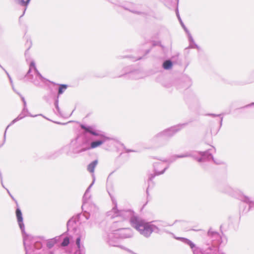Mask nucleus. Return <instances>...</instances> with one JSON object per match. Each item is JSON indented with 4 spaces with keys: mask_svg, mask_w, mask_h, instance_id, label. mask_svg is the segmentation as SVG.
I'll list each match as a JSON object with an SVG mask.
<instances>
[{
    "mask_svg": "<svg viewBox=\"0 0 254 254\" xmlns=\"http://www.w3.org/2000/svg\"><path fill=\"white\" fill-rule=\"evenodd\" d=\"M88 146V134L84 130L82 135L71 140L69 145L64 146L62 149L70 150L71 153L79 154L89 150ZM66 154L69 155L70 152L67 151Z\"/></svg>",
    "mask_w": 254,
    "mask_h": 254,
    "instance_id": "nucleus-3",
    "label": "nucleus"
},
{
    "mask_svg": "<svg viewBox=\"0 0 254 254\" xmlns=\"http://www.w3.org/2000/svg\"><path fill=\"white\" fill-rule=\"evenodd\" d=\"M30 117H33V116H32V115H30ZM36 116H34V117H36Z\"/></svg>",
    "mask_w": 254,
    "mask_h": 254,
    "instance_id": "nucleus-52",
    "label": "nucleus"
},
{
    "mask_svg": "<svg viewBox=\"0 0 254 254\" xmlns=\"http://www.w3.org/2000/svg\"><path fill=\"white\" fill-rule=\"evenodd\" d=\"M79 216V214H78L76 217H72L70 219H69L68 222H67V228L68 230H69L70 228L74 229L75 226L74 225L76 224V222L77 221H78V217Z\"/></svg>",
    "mask_w": 254,
    "mask_h": 254,
    "instance_id": "nucleus-16",
    "label": "nucleus"
},
{
    "mask_svg": "<svg viewBox=\"0 0 254 254\" xmlns=\"http://www.w3.org/2000/svg\"><path fill=\"white\" fill-rule=\"evenodd\" d=\"M119 239L130 238L133 237V233L131 229L121 228L116 230Z\"/></svg>",
    "mask_w": 254,
    "mask_h": 254,
    "instance_id": "nucleus-11",
    "label": "nucleus"
},
{
    "mask_svg": "<svg viewBox=\"0 0 254 254\" xmlns=\"http://www.w3.org/2000/svg\"><path fill=\"white\" fill-rule=\"evenodd\" d=\"M18 94H19V95H20V96H21L20 94H19V93H18Z\"/></svg>",
    "mask_w": 254,
    "mask_h": 254,
    "instance_id": "nucleus-55",
    "label": "nucleus"
},
{
    "mask_svg": "<svg viewBox=\"0 0 254 254\" xmlns=\"http://www.w3.org/2000/svg\"><path fill=\"white\" fill-rule=\"evenodd\" d=\"M155 222L157 223V225H156V226H158V227L160 229L161 227L173 225V224H168L166 222L162 221H155Z\"/></svg>",
    "mask_w": 254,
    "mask_h": 254,
    "instance_id": "nucleus-24",
    "label": "nucleus"
},
{
    "mask_svg": "<svg viewBox=\"0 0 254 254\" xmlns=\"http://www.w3.org/2000/svg\"><path fill=\"white\" fill-rule=\"evenodd\" d=\"M152 223V222H146L138 216L131 219V226L140 235L146 238L150 237L153 232L156 233H159L160 232V229Z\"/></svg>",
    "mask_w": 254,
    "mask_h": 254,
    "instance_id": "nucleus-2",
    "label": "nucleus"
},
{
    "mask_svg": "<svg viewBox=\"0 0 254 254\" xmlns=\"http://www.w3.org/2000/svg\"><path fill=\"white\" fill-rule=\"evenodd\" d=\"M180 22H181V24H182V26L184 28V29H185V30H186V31L187 32H189V31H188L187 30V29L185 28V25H184V24H183V23L182 22V21L181 19H180Z\"/></svg>",
    "mask_w": 254,
    "mask_h": 254,
    "instance_id": "nucleus-37",
    "label": "nucleus"
},
{
    "mask_svg": "<svg viewBox=\"0 0 254 254\" xmlns=\"http://www.w3.org/2000/svg\"><path fill=\"white\" fill-rule=\"evenodd\" d=\"M173 64L170 60H166L163 64V67L165 69H169L172 66Z\"/></svg>",
    "mask_w": 254,
    "mask_h": 254,
    "instance_id": "nucleus-21",
    "label": "nucleus"
},
{
    "mask_svg": "<svg viewBox=\"0 0 254 254\" xmlns=\"http://www.w3.org/2000/svg\"><path fill=\"white\" fill-rule=\"evenodd\" d=\"M10 196V197L12 198V199H13L15 201V202L17 203L16 201L14 199V197L12 196V195L10 194V195H9Z\"/></svg>",
    "mask_w": 254,
    "mask_h": 254,
    "instance_id": "nucleus-47",
    "label": "nucleus"
},
{
    "mask_svg": "<svg viewBox=\"0 0 254 254\" xmlns=\"http://www.w3.org/2000/svg\"><path fill=\"white\" fill-rule=\"evenodd\" d=\"M219 190L220 191L227 193L230 195L233 194V189L228 185H222L219 188Z\"/></svg>",
    "mask_w": 254,
    "mask_h": 254,
    "instance_id": "nucleus-15",
    "label": "nucleus"
},
{
    "mask_svg": "<svg viewBox=\"0 0 254 254\" xmlns=\"http://www.w3.org/2000/svg\"><path fill=\"white\" fill-rule=\"evenodd\" d=\"M185 81L187 82V84L185 86H184V88H188L191 85V80L189 77H186L185 78Z\"/></svg>",
    "mask_w": 254,
    "mask_h": 254,
    "instance_id": "nucleus-28",
    "label": "nucleus"
},
{
    "mask_svg": "<svg viewBox=\"0 0 254 254\" xmlns=\"http://www.w3.org/2000/svg\"><path fill=\"white\" fill-rule=\"evenodd\" d=\"M6 190L8 193L9 194V195H10V193L9 191L7 189H6Z\"/></svg>",
    "mask_w": 254,
    "mask_h": 254,
    "instance_id": "nucleus-50",
    "label": "nucleus"
},
{
    "mask_svg": "<svg viewBox=\"0 0 254 254\" xmlns=\"http://www.w3.org/2000/svg\"><path fill=\"white\" fill-rule=\"evenodd\" d=\"M25 77L28 81L33 83L37 86L40 85V81L43 83H45V81H49L44 78L38 71L35 66V63L33 61L30 62L29 68L25 75Z\"/></svg>",
    "mask_w": 254,
    "mask_h": 254,
    "instance_id": "nucleus-5",
    "label": "nucleus"
},
{
    "mask_svg": "<svg viewBox=\"0 0 254 254\" xmlns=\"http://www.w3.org/2000/svg\"><path fill=\"white\" fill-rule=\"evenodd\" d=\"M9 81L10 82V84L11 85V86L12 87L13 90H14V86H13V82H12L11 78H10V79H9Z\"/></svg>",
    "mask_w": 254,
    "mask_h": 254,
    "instance_id": "nucleus-36",
    "label": "nucleus"
},
{
    "mask_svg": "<svg viewBox=\"0 0 254 254\" xmlns=\"http://www.w3.org/2000/svg\"><path fill=\"white\" fill-rule=\"evenodd\" d=\"M189 42H190L189 48H196V49L199 48L198 46L195 43L192 36H191V35L190 33L189 34Z\"/></svg>",
    "mask_w": 254,
    "mask_h": 254,
    "instance_id": "nucleus-20",
    "label": "nucleus"
},
{
    "mask_svg": "<svg viewBox=\"0 0 254 254\" xmlns=\"http://www.w3.org/2000/svg\"><path fill=\"white\" fill-rule=\"evenodd\" d=\"M124 8L125 9H127V10H129V11L132 12V13H136V14H140V15H144V14H145L146 13L144 12H143V11H140V10H138V9H136L134 8H132V7H124Z\"/></svg>",
    "mask_w": 254,
    "mask_h": 254,
    "instance_id": "nucleus-19",
    "label": "nucleus"
},
{
    "mask_svg": "<svg viewBox=\"0 0 254 254\" xmlns=\"http://www.w3.org/2000/svg\"><path fill=\"white\" fill-rule=\"evenodd\" d=\"M207 116H211L212 117H216L221 116V114H208Z\"/></svg>",
    "mask_w": 254,
    "mask_h": 254,
    "instance_id": "nucleus-31",
    "label": "nucleus"
},
{
    "mask_svg": "<svg viewBox=\"0 0 254 254\" xmlns=\"http://www.w3.org/2000/svg\"><path fill=\"white\" fill-rule=\"evenodd\" d=\"M23 103V106H24L23 108H27L26 107V101H24Z\"/></svg>",
    "mask_w": 254,
    "mask_h": 254,
    "instance_id": "nucleus-43",
    "label": "nucleus"
},
{
    "mask_svg": "<svg viewBox=\"0 0 254 254\" xmlns=\"http://www.w3.org/2000/svg\"><path fill=\"white\" fill-rule=\"evenodd\" d=\"M104 239L110 246L119 247V238L116 230L106 234Z\"/></svg>",
    "mask_w": 254,
    "mask_h": 254,
    "instance_id": "nucleus-9",
    "label": "nucleus"
},
{
    "mask_svg": "<svg viewBox=\"0 0 254 254\" xmlns=\"http://www.w3.org/2000/svg\"><path fill=\"white\" fill-rule=\"evenodd\" d=\"M98 163V161L97 160H95L92 162H91L88 166H87V170L91 173H93L94 172V169L96 167Z\"/></svg>",
    "mask_w": 254,
    "mask_h": 254,
    "instance_id": "nucleus-17",
    "label": "nucleus"
},
{
    "mask_svg": "<svg viewBox=\"0 0 254 254\" xmlns=\"http://www.w3.org/2000/svg\"><path fill=\"white\" fill-rule=\"evenodd\" d=\"M253 106H254V102H253L251 104L246 105L244 107V108H248V107Z\"/></svg>",
    "mask_w": 254,
    "mask_h": 254,
    "instance_id": "nucleus-35",
    "label": "nucleus"
},
{
    "mask_svg": "<svg viewBox=\"0 0 254 254\" xmlns=\"http://www.w3.org/2000/svg\"><path fill=\"white\" fill-rule=\"evenodd\" d=\"M187 125L188 123H184L172 127L159 132L153 137V139L154 140H156L159 138H170Z\"/></svg>",
    "mask_w": 254,
    "mask_h": 254,
    "instance_id": "nucleus-8",
    "label": "nucleus"
},
{
    "mask_svg": "<svg viewBox=\"0 0 254 254\" xmlns=\"http://www.w3.org/2000/svg\"><path fill=\"white\" fill-rule=\"evenodd\" d=\"M18 94H19V95H20V96H21L20 94H19V93H18Z\"/></svg>",
    "mask_w": 254,
    "mask_h": 254,
    "instance_id": "nucleus-54",
    "label": "nucleus"
},
{
    "mask_svg": "<svg viewBox=\"0 0 254 254\" xmlns=\"http://www.w3.org/2000/svg\"><path fill=\"white\" fill-rule=\"evenodd\" d=\"M69 243V239L68 237H65L63 242L61 243V246L63 247L67 246Z\"/></svg>",
    "mask_w": 254,
    "mask_h": 254,
    "instance_id": "nucleus-27",
    "label": "nucleus"
},
{
    "mask_svg": "<svg viewBox=\"0 0 254 254\" xmlns=\"http://www.w3.org/2000/svg\"><path fill=\"white\" fill-rule=\"evenodd\" d=\"M16 215L23 235L25 254H54L51 251H49L47 254L44 253L43 250H41L43 244L40 238L28 235L25 233L22 212L19 207H17L16 209Z\"/></svg>",
    "mask_w": 254,
    "mask_h": 254,
    "instance_id": "nucleus-1",
    "label": "nucleus"
},
{
    "mask_svg": "<svg viewBox=\"0 0 254 254\" xmlns=\"http://www.w3.org/2000/svg\"><path fill=\"white\" fill-rule=\"evenodd\" d=\"M108 215H111V217L113 218L120 217L124 220H129L131 225L132 218L138 217L135 216L133 211L130 209L118 210L117 208V204L113 208L111 211L108 212Z\"/></svg>",
    "mask_w": 254,
    "mask_h": 254,
    "instance_id": "nucleus-7",
    "label": "nucleus"
},
{
    "mask_svg": "<svg viewBox=\"0 0 254 254\" xmlns=\"http://www.w3.org/2000/svg\"><path fill=\"white\" fill-rule=\"evenodd\" d=\"M149 50H148L146 51V53H145V54H147V53H148L149 52Z\"/></svg>",
    "mask_w": 254,
    "mask_h": 254,
    "instance_id": "nucleus-49",
    "label": "nucleus"
},
{
    "mask_svg": "<svg viewBox=\"0 0 254 254\" xmlns=\"http://www.w3.org/2000/svg\"><path fill=\"white\" fill-rule=\"evenodd\" d=\"M124 149L125 150V151H126V153L135 152V151L134 150L128 149H127V148H125V147L124 148Z\"/></svg>",
    "mask_w": 254,
    "mask_h": 254,
    "instance_id": "nucleus-32",
    "label": "nucleus"
},
{
    "mask_svg": "<svg viewBox=\"0 0 254 254\" xmlns=\"http://www.w3.org/2000/svg\"><path fill=\"white\" fill-rule=\"evenodd\" d=\"M55 106L58 111V112L60 114V109L59 107V100H58V97H57V99L55 100Z\"/></svg>",
    "mask_w": 254,
    "mask_h": 254,
    "instance_id": "nucleus-29",
    "label": "nucleus"
},
{
    "mask_svg": "<svg viewBox=\"0 0 254 254\" xmlns=\"http://www.w3.org/2000/svg\"><path fill=\"white\" fill-rule=\"evenodd\" d=\"M80 127L82 129L85 131L86 133H90L92 135L97 136L99 137V139L91 142V138L88 134V145L89 150L90 149H93L96 148L107 140H109L111 138L109 137L105 136L103 134L95 130L93 127L91 126H88L84 125H81Z\"/></svg>",
    "mask_w": 254,
    "mask_h": 254,
    "instance_id": "nucleus-4",
    "label": "nucleus"
},
{
    "mask_svg": "<svg viewBox=\"0 0 254 254\" xmlns=\"http://www.w3.org/2000/svg\"><path fill=\"white\" fill-rule=\"evenodd\" d=\"M56 243V238L51 239L47 242V246L49 249H51Z\"/></svg>",
    "mask_w": 254,
    "mask_h": 254,
    "instance_id": "nucleus-22",
    "label": "nucleus"
},
{
    "mask_svg": "<svg viewBox=\"0 0 254 254\" xmlns=\"http://www.w3.org/2000/svg\"><path fill=\"white\" fill-rule=\"evenodd\" d=\"M214 148L208 149L205 151H190L184 154L185 157H192L198 162L208 161L212 160L215 163L220 164V163L216 162L213 157L211 151Z\"/></svg>",
    "mask_w": 254,
    "mask_h": 254,
    "instance_id": "nucleus-6",
    "label": "nucleus"
},
{
    "mask_svg": "<svg viewBox=\"0 0 254 254\" xmlns=\"http://www.w3.org/2000/svg\"><path fill=\"white\" fill-rule=\"evenodd\" d=\"M28 113V110L27 108H23L21 113L18 116L17 118H16L15 119H14L10 124L6 127L4 133V137H3V143L5 141L6 138V132L7 128L9 127V126L11 125L14 124L16 122L22 119L25 117L27 116V114Z\"/></svg>",
    "mask_w": 254,
    "mask_h": 254,
    "instance_id": "nucleus-12",
    "label": "nucleus"
},
{
    "mask_svg": "<svg viewBox=\"0 0 254 254\" xmlns=\"http://www.w3.org/2000/svg\"><path fill=\"white\" fill-rule=\"evenodd\" d=\"M83 215L85 216L86 219H88L89 218L90 215L88 213L86 212V211L84 212V213H83Z\"/></svg>",
    "mask_w": 254,
    "mask_h": 254,
    "instance_id": "nucleus-33",
    "label": "nucleus"
},
{
    "mask_svg": "<svg viewBox=\"0 0 254 254\" xmlns=\"http://www.w3.org/2000/svg\"><path fill=\"white\" fill-rule=\"evenodd\" d=\"M67 86L66 84H60L58 89V96L62 94L67 89ZM59 97V96H58Z\"/></svg>",
    "mask_w": 254,
    "mask_h": 254,
    "instance_id": "nucleus-23",
    "label": "nucleus"
},
{
    "mask_svg": "<svg viewBox=\"0 0 254 254\" xmlns=\"http://www.w3.org/2000/svg\"><path fill=\"white\" fill-rule=\"evenodd\" d=\"M136 73V72H132L131 73H130V75L131 77L132 78H134L133 77V75H134V74Z\"/></svg>",
    "mask_w": 254,
    "mask_h": 254,
    "instance_id": "nucleus-39",
    "label": "nucleus"
},
{
    "mask_svg": "<svg viewBox=\"0 0 254 254\" xmlns=\"http://www.w3.org/2000/svg\"><path fill=\"white\" fill-rule=\"evenodd\" d=\"M177 157H178V158H185V155L184 154H180V155H177Z\"/></svg>",
    "mask_w": 254,
    "mask_h": 254,
    "instance_id": "nucleus-34",
    "label": "nucleus"
},
{
    "mask_svg": "<svg viewBox=\"0 0 254 254\" xmlns=\"http://www.w3.org/2000/svg\"><path fill=\"white\" fill-rule=\"evenodd\" d=\"M62 153L61 150L55 152L52 155L48 157L49 158L54 159L58 157Z\"/></svg>",
    "mask_w": 254,
    "mask_h": 254,
    "instance_id": "nucleus-26",
    "label": "nucleus"
},
{
    "mask_svg": "<svg viewBox=\"0 0 254 254\" xmlns=\"http://www.w3.org/2000/svg\"><path fill=\"white\" fill-rule=\"evenodd\" d=\"M3 69L4 70V71L5 72L6 74H7L8 77L9 79H10V78H11L10 76L9 75V74H8V73L7 72L6 70H5L4 68H3Z\"/></svg>",
    "mask_w": 254,
    "mask_h": 254,
    "instance_id": "nucleus-40",
    "label": "nucleus"
},
{
    "mask_svg": "<svg viewBox=\"0 0 254 254\" xmlns=\"http://www.w3.org/2000/svg\"><path fill=\"white\" fill-rule=\"evenodd\" d=\"M81 238L78 236L76 239V244L77 246L78 250L75 252L74 254H85L84 249L83 246L80 244Z\"/></svg>",
    "mask_w": 254,
    "mask_h": 254,
    "instance_id": "nucleus-14",
    "label": "nucleus"
},
{
    "mask_svg": "<svg viewBox=\"0 0 254 254\" xmlns=\"http://www.w3.org/2000/svg\"><path fill=\"white\" fill-rule=\"evenodd\" d=\"M244 201L246 202L247 203H249V204H251L252 203V201L251 200H250V199L248 197H245L244 198Z\"/></svg>",
    "mask_w": 254,
    "mask_h": 254,
    "instance_id": "nucleus-30",
    "label": "nucleus"
},
{
    "mask_svg": "<svg viewBox=\"0 0 254 254\" xmlns=\"http://www.w3.org/2000/svg\"><path fill=\"white\" fill-rule=\"evenodd\" d=\"M94 182H95V178L94 177L93 178V180L92 181V183L90 185V186L88 187V188L87 189L84 195H83V205L82 206V208L83 209V206L85 205L86 203V201L87 200V199H88L90 197V195H88V192L91 189V188L92 187V186H93V185L94 184Z\"/></svg>",
    "mask_w": 254,
    "mask_h": 254,
    "instance_id": "nucleus-13",
    "label": "nucleus"
},
{
    "mask_svg": "<svg viewBox=\"0 0 254 254\" xmlns=\"http://www.w3.org/2000/svg\"><path fill=\"white\" fill-rule=\"evenodd\" d=\"M222 121H223V117H221L220 121V126H222Z\"/></svg>",
    "mask_w": 254,
    "mask_h": 254,
    "instance_id": "nucleus-42",
    "label": "nucleus"
},
{
    "mask_svg": "<svg viewBox=\"0 0 254 254\" xmlns=\"http://www.w3.org/2000/svg\"><path fill=\"white\" fill-rule=\"evenodd\" d=\"M176 14H177V17H178V19H179V20H180V19H181V18H180V15H179V12H178V9H177V10H176Z\"/></svg>",
    "mask_w": 254,
    "mask_h": 254,
    "instance_id": "nucleus-38",
    "label": "nucleus"
},
{
    "mask_svg": "<svg viewBox=\"0 0 254 254\" xmlns=\"http://www.w3.org/2000/svg\"><path fill=\"white\" fill-rule=\"evenodd\" d=\"M10 196V197L12 198V199H13L15 201V202L17 203L16 201L14 199V197L12 196V195L10 194V195H9Z\"/></svg>",
    "mask_w": 254,
    "mask_h": 254,
    "instance_id": "nucleus-48",
    "label": "nucleus"
},
{
    "mask_svg": "<svg viewBox=\"0 0 254 254\" xmlns=\"http://www.w3.org/2000/svg\"><path fill=\"white\" fill-rule=\"evenodd\" d=\"M3 69L4 70V71L5 72L6 74H7L8 77L9 79H10V78H11L10 76L9 75V74H8V73L7 72L6 70H5L4 68H3Z\"/></svg>",
    "mask_w": 254,
    "mask_h": 254,
    "instance_id": "nucleus-41",
    "label": "nucleus"
},
{
    "mask_svg": "<svg viewBox=\"0 0 254 254\" xmlns=\"http://www.w3.org/2000/svg\"><path fill=\"white\" fill-rule=\"evenodd\" d=\"M149 187V185H148V188L147 189V190H146L147 193H148V190Z\"/></svg>",
    "mask_w": 254,
    "mask_h": 254,
    "instance_id": "nucleus-51",
    "label": "nucleus"
},
{
    "mask_svg": "<svg viewBox=\"0 0 254 254\" xmlns=\"http://www.w3.org/2000/svg\"><path fill=\"white\" fill-rule=\"evenodd\" d=\"M21 98L23 102L26 101L24 98L23 96H21Z\"/></svg>",
    "mask_w": 254,
    "mask_h": 254,
    "instance_id": "nucleus-44",
    "label": "nucleus"
},
{
    "mask_svg": "<svg viewBox=\"0 0 254 254\" xmlns=\"http://www.w3.org/2000/svg\"><path fill=\"white\" fill-rule=\"evenodd\" d=\"M10 196V197L12 198V199H13L15 201V202L17 203L16 201L14 199V197L12 196V195L10 194V195H9Z\"/></svg>",
    "mask_w": 254,
    "mask_h": 254,
    "instance_id": "nucleus-46",
    "label": "nucleus"
},
{
    "mask_svg": "<svg viewBox=\"0 0 254 254\" xmlns=\"http://www.w3.org/2000/svg\"><path fill=\"white\" fill-rule=\"evenodd\" d=\"M177 159H178V157H177V155H175L170 157L168 159H165L162 161L164 162H168L169 164H171L175 161Z\"/></svg>",
    "mask_w": 254,
    "mask_h": 254,
    "instance_id": "nucleus-25",
    "label": "nucleus"
},
{
    "mask_svg": "<svg viewBox=\"0 0 254 254\" xmlns=\"http://www.w3.org/2000/svg\"><path fill=\"white\" fill-rule=\"evenodd\" d=\"M162 162H163L162 161V162H158L154 163L153 167L154 174H151L149 175L148 177L149 181H152L154 178L155 177V176L163 174L165 172V171L168 168L169 166H168L166 167H165L162 171H160L159 169L161 168V166L163 164Z\"/></svg>",
    "mask_w": 254,
    "mask_h": 254,
    "instance_id": "nucleus-10",
    "label": "nucleus"
},
{
    "mask_svg": "<svg viewBox=\"0 0 254 254\" xmlns=\"http://www.w3.org/2000/svg\"><path fill=\"white\" fill-rule=\"evenodd\" d=\"M141 59V57H138V58H136V59H135V61H136V60H140V59Z\"/></svg>",
    "mask_w": 254,
    "mask_h": 254,
    "instance_id": "nucleus-45",
    "label": "nucleus"
},
{
    "mask_svg": "<svg viewBox=\"0 0 254 254\" xmlns=\"http://www.w3.org/2000/svg\"><path fill=\"white\" fill-rule=\"evenodd\" d=\"M14 1L20 4L21 6H23L25 7V8L24 9V12L26 9V7L28 6L30 0H14Z\"/></svg>",
    "mask_w": 254,
    "mask_h": 254,
    "instance_id": "nucleus-18",
    "label": "nucleus"
},
{
    "mask_svg": "<svg viewBox=\"0 0 254 254\" xmlns=\"http://www.w3.org/2000/svg\"><path fill=\"white\" fill-rule=\"evenodd\" d=\"M0 66L3 69V68L1 66V65L0 64Z\"/></svg>",
    "mask_w": 254,
    "mask_h": 254,
    "instance_id": "nucleus-53",
    "label": "nucleus"
}]
</instances>
